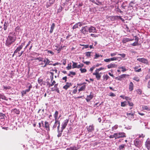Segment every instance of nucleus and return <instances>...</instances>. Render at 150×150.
Here are the masks:
<instances>
[{"label": "nucleus", "mask_w": 150, "mask_h": 150, "mask_svg": "<svg viewBox=\"0 0 150 150\" xmlns=\"http://www.w3.org/2000/svg\"><path fill=\"white\" fill-rule=\"evenodd\" d=\"M16 39V35L15 33L11 32L10 33L7 38L5 43V45L8 47L13 43Z\"/></svg>", "instance_id": "1"}, {"label": "nucleus", "mask_w": 150, "mask_h": 150, "mask_svg": "<svg viewBox=\"0 0 150 150\" xmlns=\"http://www.w3.org/2000/svg\"><path fill=\"white\" fill-rule=\"evenodd\" d=\"M88 27L86 26L82 27L80 30L81 32L83 35H85L87 34L88 32Z\"/></svg>", "instance_id": "2"}, {"label": "nucleus", "mask_w": 150, "mask_h": 150, "mask_svg": "<svg viewBox=\"0 0 150 150\" xmlns=\"http://www.w3.org/2000/svg\"><path fill=\"white\" fill-rule=\"evenodd\" d=\"M115 133L116 137V139H118L121 138L126 137V134L123 132H120L119 133Z\"/></svg>", "instance_id": "3"}, {"label": "nucleus", "mask_w": 150, "mask_h": 150, "mask_svg": "<svg viewBox=\"0 0 150 150\" xmlns=\"http://www.w3.org/2000/svg\"><path fill=\"white\" fill-rule=\"evenodd\" d=\"M135 146L137 147H140L142 145L141 142L139 139H136L134 141Z\"/></svg>", "instance_id": "4"}, {"label": "nucleus", "mask_w": 150, "mask_h": 150, "mask_svg": "<svg viewBox=\"0 0 150 150\" xmlns=\"http://www.w3.org/2000/svg\"><path fill=\"white\" fill-rule=\"evenodd\" d=\"M42 62H43L45 64L43 65L42 66V67H46L48 65V64H49V62H51L49 59L46 58L43 59V60Z\"/></svg>", "instance_id": "5"}, {"label": "nucleus", "mask_w": 150, "mask_h": 150, "mask_svg": "<svg viewBox=\"0 0 150 150\" xmlns=\"http://www.w3.org/2000/svg\"><path fill=\"white\" fill-rule=\"evenodd\" d=\"M137 61L146 64H148V61L147 59L144 58H138L137 59Z\"/></svg>", "instance_id": "6"}, {"label": "nucleus", "mask_w": 150, "mask_h": 150, "mask_svg": "<svg viewBox=\"0 0 150 150\" xmlns=\"http://www.w3.org/2000/svg\"><path fill=\"white\" fill-rule=\"evenodd\" d=\"M68 122H69V120L66 119V120H64V122H62V127L61 128V129L62 130H63L64 129H65L67 125Z\"/></svg>", "instance_id": "7"}, {"label": "nucleus", "mask_w": 150, "mask_h": 150, "mask_svg": "<svg viewBox=\"0 0 150 150\" xmlns=\"http://www.w3.org/2000/svg\"><path fill=\"white\" fill-rule=\"evenodd\" d=\"M87 130L88 132H92L94 130V127L93 125H89L86 127Z\"/></svg>", "instance_id": "8"}, {"label": "nucleus", "mask_w": 150, "mask_h": 150, "mask_svg": "<svg viewBox=\"0 0 150 150\" xmlns=\"http://www.w3.org/2000/svg\"><path fill=\"white\" fill-rule=\"evenodd\" d=\"M88 32L89 33H96V28L93 26H91L90 27H88Z\"/></svg>", "instance_id": "9"}, {"label": "nucleus", "mask_w": 150, "mask_h": 150, "mask_svg": "<svg viewBox=\"0 0 150 150\" xmlns=\"http://www.w3.org/2000/svg\"><path fill=\"white\" fill-rule=\"evenodd\" d=\"M92 93V92H91L90 93V94L89 95L87 96V97L86 98V101L88 102H89L90 100L93 98V95L91 94Z\"/></svg>", "instance_id": "10"}, {"label": "nucleus", "mask_w": 150, "mask_h": 150, "mask_svg": "<svg viewBox=\"0 0 150 150\" xmlns=\"http://www.w3.org/2000/svg\"><path fill=\"white\" fill-rule=\"evenodd\" d=\"M45 124L44 126L43 127H44L47 131V132H49L50 131V127L49 124L48 122L45 121Z\"/></svg>", "instance_id": "11"}, {"label": "nucleus", "mask_w": 150, "mask_h": 150, "mask_svg": "<svg viewBox=\"0 0 150 150\" xmlns=\"http://www.w3.org/2000/svg\"><path fill=\"white\" fill-rule=\"evenodd\" d=\"M133 39H131L126 38H124L122 40V42L123 43L132 41Z\"/></svg>", "instance_id": "12"}, {"label": "nucleus", "mask_w": 150, "mask_h": 150, "mask_svg": "<svg viewBox=\"0 0 150 150\" xmlns=\"http://www.w3.org/2000/svg\"><path fill=\"white\" fill-rule=\"evenodd\" d=\"M145 145L146 147L147 148L148 150H150V139H148L146 143H145Z\"/></svg>", "instance_id": "13"}, {"label": "nucleus", "mask_w": 150, "mask_h": 150, "mask_svg": "<svg viewBox=\"0 0 150 150\" xmlns=\"http://www.w3.org/2000/svg\"><path fill=\"white\" fill-rule=\"evenodd\" d=\"M117 65L114 63H110L107 65V67L108 69H110L112 68H116L117 67Z\"/></svg>", "instance_id": "14"}, {"label": "nucleus", "mask_w": 150, "mask_h": 150, "mask_svg": "<svg viewBox=\"0 0 150 150\" xmlns=\"http://www.w3.org/2000/svg\"><path fill=\"white\" fill-rule=\"evenodd\" d=\"M72 85V84L71 83L67 82L66 83V85L63 86V88L67 90V89L70 87Z\"/></svg>", "instance_id": "15"}, {"label": "nucleus", "mask_w": 150, "mask_h": 150, "mask_svg": "<svg viewBox=\"0 0 150 150\" xmlns=\"http://www.w3.org/2000/svg\"><path fill=\"white\" fill-rule=\"evenodd\" d=\"M133 84L132 82H131L129 84V89L130 91H132L133 89Z\"/></svg>", "instance_id": "16"}, {"label": "nucleus", "mask_w": 150, "mask_h": 150, "mask_svg": "<svg viewBox=\"0 0 150 150\" xmlns=\"http://www.w3.org/2000/svg\"><path fill=\"white\" fill-rule=\"evenodd\" d=\"M22 49V46H19L14 51V54H16L20 51Z\"/></svg>", "instance_id": "17"}, {"label": "nucleus", "mask_w": 150, "mask_h": 150, "mask_svg": "<svg viewBox=\"0 0 150 150\" xmlns=\"http://www.w3.org/2000/svg\"><path fill=\"white\" fill-rule=\"evenodd\" d=\"M114 19H120L122 21H124V20L120 16H113Z\"/></svg>", "instance_id": "18"}, {"label": "nucleus", "mask_w": 150, "mask_h": 150, "mask_svg": "<svg viewBox=\"0 0 150 150\" xmlns=\"http://www.w3.org/2000/svg\"><path fill=\"white\" fill-rule=\"evenodd\" d=\"M78 149L77 147L75 146L71 147L69 148H67L66 150H77Z\"/></svg>", "instance_id": "19"}, {"label": "nucleus", "mask_w": 150, "mask_h": 150, "mask_svg": "<svg viewBox=\"0 0 150 150\" xmlns=\"http://www.w3.org/2000/svg\"><path fill=\"white\" fill-rule=\"evenodd\" d=\"M126 145L125 144H121L119 146V149L120 150H124Z\"/></svg>", "instance_id": "20"}, {"label": "nucleus", "mask_w": 150, "mask_h": 150, "mask_svg": "<svg viewBox=\"0 0 150 150\" xmlns=\"http://www.w3.org/2000/svg\"><path fill=\"white\" fill-rule=\"evenodd\" d=\"M55 24L54 23H52L51 26L50 30V33H52L53 32V30L54 28Z\"/></svg>", "instance_id": "21"}, {"label": "nucleus", "mask_w": 150, "mask_h": 150, "mask_svg": "<svg viewBox=\"0 0 150 150\" xmlns=\"http://www.w3.org/2000/svg\"><path fill=\"white\" fill-rule=\"evenodd\" d=\"M142 108L144 110H146L147 111L150 110V108L147 106L143 105L142 107Z\"/></svg>", "instance_id": "22"}, {"label": "nucleus", "mask_w": 150, "mask_h": 150, "mask_svg": "<svg viewBox=\"0 0 150 150\" xmlns=\"http://www.w3.org/2000/svg\"><path fill=\"white\" fill-rule=\"evenodd\" d=\"M13 112L17 114H19L20 113V111L19 110L17 109L16 108H15L13 110Z\"/></svg>", "instance_id": "23"}, {"label": "nucleus", "mask_w": 150, "mask_h": 150, "mask_svg": "<svg viewBox=\"0 0 150 150\" xmlns=\"http://www.w3.org/2000/svg\"><path fill=\"white\" fill-rule=\"evenodd\" d=\"M72 62L73 64L72 65V68L74 69L75 68H77V67L78 66L77 63L74 62L73 61H72Z\"/></svg>", "instance_id": "24"}, {"label": "nucleus", "mask_w": 150, "mask_h": 150, "mask_svg": "<svg viewBox=\"0 0 150 150\" xmlns=\"http://www.w3.org/2000/svg\"><path fill=\"white\" fill-rule=\"evenodd\" d=\"M102 74L101 73H100L99 74L95 75L96 76V78L98 80H99L101 77V75L100 74Z\"/></svg>", "instance_id": "25"}, {"label": "nucleus", "mask_w": 150, "mask_h": 150, "mask_svg": "<svg viewBox=\"0 0 150 150\" xmlns=\"http://www.w3.org/2000/svg\"><path fill=\"white\" fill-rule=\"evenodd\" d=\"M58 112L57 111H56L54 115V117L55 118V120H58L57 119L58 115Z\"/></svg>", "instance_id": "26"}, {"label": "nucleus", "mask_w": 150, "mask_h": 150, "mask_svg": "<svg viewBox=\"0 0 150 150\" xmlns=\"http://www.w3.org/2000/svg\"><path fill=\"white\" fill-rule=\"evenodd\" d=\"M59 121V120H55V123H54V125H53V129H54V128H55L56 127H57V125L58 124Z\"/></svg>", "instance_id": "27"}, {"label": "nucleus", "mask_w": 150, "mask_h": 150, "mask_svg": "<svg viewBox=\"0 0 150 150\" xmlns=\"http://www.w3.org/2000/svg\"><path fill=\"white\" fill-rule=\"evenodd\" d=\"M89 0L90 1H91L92 2H93V3H94V4H96V5H99L100 4H101V3L100 2H99L98 0H96V1L97 2H98L99 4H98L96 3V2H95V1L94 0Z\"/></svg>", "instance_id": "28"}, {"label": "nucleus", "mask_w": 150, "mask_h": 150, "mask_svg": "<svg viewBox=\"0 0 150 150\" xmlns=\"http://www.w3.org/2000/svg\"><path fill=\"white\" fill-rule=\"evenodd\" d=\"M103 80L106 81L110 78V77L108 75L106 74L105 75H103Z\"/></svg>", "instance_id": "29"}, {"label": "nucleus", "mask_w": 150, "mask_h": 150, "mask_svg": "<svg viewBox=\"0 0 150 150\" xmlns=\"http://www.w3.org/2000/svg\"><path fill=\"white\" fill-rule=\"evenodd\" d=\"M126 76H128V75L126 74H123L119 76V78L120 79V81H121L122 79L125 78Z\"/></svg>", "instance_id": "30"}, {"label": "nucleus", "mask_w": 150, "mask_h": 150, "mask_svg": "<svg viewBox=\"0 0 150 150\" xmlns=\"http://www.w3.org/2000/svg\"><path fill=\"white\" fill-rule=\"evenodd\" d=\"M127 105V102L126 101L121 102V105L122 107H125Z\"/></svg>", "instance_id": "31"}, {"label": "nucleus", "mask_w": 150, "mask_h": 150, "mask_svg": "<svg viewBox=\"0 0 150 150\" xmlns=\"http://www.w3.org/2000/svg\"><path fill=\"white\" fill-rule=\"evenodd\" d=\"M8 24L6 22H5L4 24V30H6L7 29V28L8 26Z\"/></svg>", "instance_id": "32"}, {"label": "nucleus", "mask_w": 150, "mask_h": 150, "mask_svg": "<svg viewBox=\"0 0 150 150\" xmlns=\"http://www.w3.org/2000/svg\"><path fill=\"white\" fill-rule=\"evenodd\" d=\"M63 131V130H62V129L61 131L58 130V131H57L58 134H57V136L58 137H59L61 136Z\"/></svg>", "instance_id": "33"}, {"label": "nucleus", "mask_w": 150, "mask_h": 150, "mask_svg": "<svg viewBox=\"0 0 150 150\" xmlns=\"http://www.w3.org/2000/svg\"><path fill=\"white\" fill-rule=\"evenodd\" d=\"M119 69H122V71L123 72L125 71H126V70H127L125 68V67H124V66H122V67H119Z\"/></svg>", "instance_id": "34"}, {"label": "nucleus", "mask_w": 150, "mask_h": 150, "mask_svg": "<svg viewBox=\"0 0 150 150\" xmlns=\"http://www.w3.org/2000/svg\"><path fill=\"white\" fill-rule=\"evenodd\" d=\"M86 87V86L85 85H83L79 89V91H83L85 88Z\"/></svg>", "instance_id": "35"}, {"label": "nucleus", "mask_w": 150, "mask_h": 150, "mask_svg": "<svg viewBox=\"0 0 150 150\" xmlns=\"http://www.w3.org/2000/svg\"><path fill=\"white\" fill-rule=\"evenodd\" d=\"M92 52H86V56L87 57H89L91 56V53Z\"/></svg>", "instance_id": "36"}, {"label": "nucleus", "mask_w": 150, "mask_h": 150, "mask_svg": "<svg viewBox=\"0 0 150 150\" xmlns=\"http://www.w3.org/2000/svg\"><path fill=\"white\" fill-rule=\"evenodd\" d=\"M43 59L44 58L41 57H38L35 59H34L37 60L39 61L42 62L43 60Z\"/></svg>", "instance_id": "37"}, {"label": "nucleus", "mask_w": 150, "mask_h": 150, "mask_svg": "<svg viewBox=\"0 0 150 150\" xmlns=\"http://www.w3.org/2000/svg\"><path fill=\"white\" fill-rule=\"evenodd\" d=\"M100 56L101 57H102V55H100L99 54L96 53L95 55L94 59H96L97 58L99 57Z\"/></svg>", "instance_id": "38"}, {"label": "nucleus", "mask_w": 150, "mask_h": 150, "mask_svg": "<svg viewBox=\"0 0 150 150\" xmlns=\"http://www.w3.org/2000/svg\"><path fill=\"white\" fill-rule=\"evenodd\" d=\"M51 90L52 91H56L58 93H60L59 91V88H57L56 89H54L53 88H51Z\"/></svg>", "instance_id": "39"}, {"label": "nucleus", "mask_w": 150, "mask_h": 150, "mask_svg": "<svg viewBox=\"0 0 150 150\" xmlns=\"http://www.w3.org/2000/svg\"><path fill=\"white\" fill-rule=\"evenodd\" d=\"M109 137L110 139H112L113 138H115V139H116V137L115 135V133H114L113 135H110L109 136Z\"/></svg>", "instance_id": "40"}, {"label": "nucleus", "mask_w": 150, "mask_h": 150, "mask_svg": "<svg viewBox=\"0 0 150 150\" xmlns=\"http://www.w3.org/2000/svg\"><path fill=\"white\" fill-rule=\"evenodd\" d=\"M44 121H41L39 123V127L41 129V125L42 124V127L44 126Z\"/></svg>", "instance_id": "41"}, {"label": "nucleus", "mask_w": 150, "mask_h": 150, "mask_svg": "<svg viewBox=\"0 0 150 150\" xmlns=\"http://www.w3.org/2000/svg\"><path fill=\"white\" fill-rule=\"evenodd\" d=\"M118 128V125H115V126L113 127H112V131H114V130H116Z\"/></svg>", "instance_id": "42"}, {"label": "nucleus", "mask_w": 150, "mask_h": 150, "mask_svg": "<svg viewBox=\"0 0 150 150\" xmlns=\"http://www.w3.org/2000/svg\"><path fill=\"white\" fill-rule=\"evenodd\" d=\"M79 28L78 25L77 23H76L72 27V29H75L77 28Z\"/></svg>", "instance_id": "43"}, {"label": "nucleus", "mask_w": 150, "mask_h": 150, "mask_svg": "<svg viewBox=\"0 0 150 150\" xmlns=\"http://www.w3.org/2000/svg\"><path fill=\"white\" fill-rule=\"evenodd\" d=\"M77 23L78 25V26H79V27H81L82 25L85 24L84 23L81 22H78Z\"/></svg>", "instance_id": "44"}, {"label": "nucleus", "mask_w": 150, "mask_h": 150, "mask_svg": "<svg viewBox=\"0 0 150 150\" xmlns=\"http://www.w3.org/2000/svg\"><path fill=\"white\" fill-rule=\"evenodd\" d=\"M131 45L133 46H135L139 45L138 42H134L131 44Z\"/></svg>", "instance_id": "45"}, {"label": "nucleus", "mask_w": 150, "mask_h": 150, "mask_svg": "<svg viewBox=\"0 0 150 150\" xmlns=\"http://www.w3.org/2000/svg\"><path fill=\"white\" fill-rule=\"evenodd\" d=\"M32 86L31 85L29 86L28 87V88L25 90V91H26V92L27 93L29 92L30 91V89L32 88Z\"/></svg>", "instance_id": "46"}, {"label": "nucleus", "mask_w": 150, "mask_h": 150, "mask_svg": "<svg viewBox=\"0 0 150 150\" xmlns=\"http://www.w3.org/2000/svg\"><path fill=\"white\" fill-rule=\"evenodd\" d=\"M133 79L137 82L139 81V79L137 76H135L133 78Z\"/></svg>", "instance_id": "47"}, {"label": "nucleus", "mask_w": 150, "mask_h": 150, "mask_svg": "<svg viewBox=\"0 0 150 150\" xmlns=\"http://www.w3.org/2000/svg\"><path fill=\"white\" fill-rule=\"evenodd\" d=\"M134 113H127V116L128 117H130V116H134Z\"/></svg>", "instance_id": "48"}, {"label": "nucleus", "mask_w": 150, "mask_h": 150, "mask_svg": "<svg viewBox=\"0 0 150 150\" xmlns=\"http://www.w3.org/2000/svg\"><path fill=\"white\" fill-rule=\"evenodd\" d=\"M50 73L51 74V76H50V79L51 80V82L53 81V75H54V73L52 72H50Z\"/></svg>", "instance_id": "49"}, {"label": "nucleus", "mask_w": 150, "mask_h": 150, "mask_svg": "<svg viewBox=\"0 0 150 150\" xmlns=\"http://www.w3.org/2000/svg\"><path fill=\"white\" fill-rule=\"evenodd\" d=\"M42 80L41 79L39 78L38 79V82L40 84L41 86H42Z\"/></svg>", "instance_id": "50"}, {"label": "nucleus", "mask_w": 150, "mask_h": 150, "mask_svg": "<svg viewBox=\"0 0 150 150\" xmlns=\"http://www.w3.org/2000/svg\"><path fill=\"white\" fill-rule=\"evenodd\" d=\"M3 87L4 89L5 90H6L7 89H10L11 88V87L9 86H4Z\"/></svg>", "instance_id": "51"}, {"label": "nucleus", "mask_w": 150, "mask_h": 150, "mask_svg": "<svg viewBox=\"0 0 150 150\" xmlns=\"http://www.w3.org/2000/svg\"><path fill=\"white\" fill-rule=\"evenodd\" d=\"M80 70L81 71V72L82 73H85L87 71L86 69H82L81 68L80 69Z\"/></svg>", "instance_id": "52"}, {"label": "nucleus", "mask_w": 150, "mask_h": 150, "mask_svg": "<svg viewBox=\"0 0 150 150\" xmlns=\"http://www.w3.org/2000/svg\"><path fill=\"white\" fill-rule=\"evenodd\" d=\"M100 73H99V71H98V69H97L95 71V72L93 73V75H96V74H99Z\"/></svg>", "instance_id": "53"}, {"label": "nucleus", "mask_w": 150, "mask_h": 150, "mask_svg": "<svg viewBox=\"0 0 150 150\" xmlns=\"http://www.w3.org/2000/svg\"><path fill=\"white\" fill-rule=\"evenodd\" d=\"M0 98L4 100V99H5L6 97L4 96V95L0 94Z\"/></svg>", "instance_id": "54"}, {"label": "nucleus", "mask_w": 150, "mask_h": 150, "mask_svg": "<svg viewBox=\"0 0 150 150\" xmlns=\"http://www.w3.org/2000/svg\"><path fill=\"white\" fill-rule=\"evenodd\" d=\"M84 65L83 64H80L78 65V66L77 67V68H82L84 66Z\"/></svg>", "instance_id": "55"}, {"label": "nucleus", "mask_w": 150, "mask_h": 150, "mask_svg": "<svg viewBox=\"0 0 150 150\" xmlns=\"http://www.w3.org/2000/svg\"><path fill=\"white\" fill-rule=\"evenodd\" d=\"M63 8L61 6H60V7L58 9V12H61L63 9Z\"/></svg>", "instance_id": "56"}, {"label": "nucleus", "mask_w": 150, "mask_h": 150, "mask_svg": "<svg viewBox=\"0 0 150 150\" xmlns=\"http://www.w3.org/2000/svg\"><path fill=\"white\" fill-rule=\"evenodd\" d=\"M67 69L68 70L70 69L71 68V64H68L67 67H66Z\"/></svg>", "instance_id": "57"}, {"label": "nucleus", "mask_w": 150, "mask_h": 150, "mask_svg": "<svg viewBox=\"0 0 150 150\" xmlns=\"http://www.w3.org/2000/svg\"><path fill=\"white\" fill-rule=\"evenodd\" d=\"M4 115L3 114L1 113H0V119H2L4 118Z\"/></svg>", "instance_id": "58"}, {"label": "nucleus", "mask_w": 150, "mask_h": 150, "mask_svg": "<svg viewBox=\"0 0 150 150\" xmlns=\"http://www.w3.org/2000/svg\"><path fill=\"white\" fill-rule=\"evenodd\" d=\"M137 93L139 94V95H141L142 94V91L140 89H138L137 91Z\"/></svg>", "instance_id": "59"}, {"label": "nucleus", "mask_w": 150, "mask_h": 150, "mask_svg": "<svg viewBox=\"0 0 150 150\" xmlns=\"http://www.w3.org/2000/svg\"><path fill=\"white\" fill-rule=\"evenodd\" d=\"M118 57H113L112 58H110V61L116 60L117 59Z\"/></svg>", "instance_id": "60"}, {"label": "nucleus", "mask_w": 150, "mask_h": 150, "mask_svg": "<svg viewBox=\"0 0 150 150\" xmlns=\"http://www.w3.org/2000/svg\"><path fill=\"white\" fill-rule=\"evenodd\" d=\"M71 0H65V2L66 3V5H68L71 3Z\"/></svg>", "instance_id": "61"}, {"label": "nucleus", "mask_w": 150, "mask_h": 150, "mask_svg": "<svg viewBox=\"0 0 150 150\" xmlns=\"http://www.w3.org/2000/svg\"><path fill=\"white\" fill-rule=\"evenodd\" d=\"M62 62L63 64L65 65H66V59H63V60L62 61Z\"/></svg>", "instance_id": "62"}, {"label": "nucleus", "mask_w": 150, "mask_h": 150, "mask_svg": "<svg viewBox=\"0 0 150 150\" xmlns=\"http://www.w3.org/2000/svg\"><path fill=\"white\" fill-rule=\"evenodd\" d=\"M109 96H110L115 97V96L116 95L113 93L111 92L110 93V95Z\"/></svg>", "instance_id": "63"}, {"label": "nucleus", "mask_w": 150, "mask_h": 150, "mask_svg": "<svg viewBox=\"0 0 150 150\" xmlns=\"http://www.w3.org/2000/svg\"><path fill=\"white\" fill-rule=\"evenodd\" d=\"M128 103L129 106H132L133 105V104L132 102H130L128 101Z\"/></svg>", "instance_id": "64"}]
</instances>
